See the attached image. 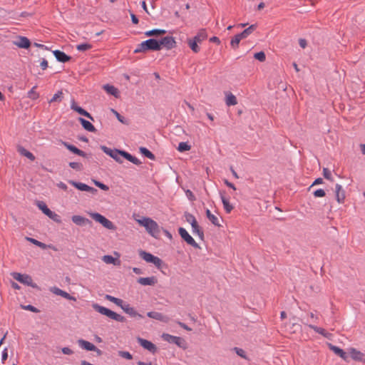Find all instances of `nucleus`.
<instances>
[{
	"label": "nucleus",
	"instance_id": "1",
	"mask_svg": "<svg viewBox=\"0 0 365 365\" xmlns=\"http://www.w3.org/2000/svg\"><path fill=\"white\" fill-rule=\"evenodd\" d=\"M138 223L143 226L146 231L153 237L158 238L160 235V227L158 223L153 219L144 217L137 220Z\"/></svg>",
	"mask_w": 365,
	"mask_h": 365
},
{
	"label": "nucleus",
	"instance_id": "2",
	"mask_svg": "<svg viewBox=\"0 0 365 365\" xmlns=\"http://www.w3.org/2000/svg\"><path fill=\"white\" fill-rule=\"evenodd\" d=\"M93 308L98 313L108 317V318L113 319L119 322H125V318L116 312L99 305L98 304H93Z\"/></svg>",
	"mask_w": 365,
	"mask_h": 365
},
{
	"label": "nucleus",
	"instance_id": "3",
	"mask_svg": "<svg viewBox=\"0 0 365 365\" xmlns=\"http://www.w3.org/2000/svg\"><path fill=\"white\" fill-rule=\"evenodd\" d=\"M93 308L98 313L108 317V318L113 319L119 322H125V318L116 312L99 305L98 304H93Z\"/></svg>",
	"mask_w": 365,
	"mask_h": 365
},
{
	"label": "nucleus",
	"instance_id": "4",
	"mask_svg": "<svg viewBox=\"0 0 365 365\" xmlns=\"http://www.w3.org/2000/svg\"><path fill=\"white\" fill-rule=\"evenodd\" d=\"M148 51H159L158 40L155 38H149L143 41L138 45L137 48L134 51V53H144Z\"/></svg>",
	"mask_w": 365,
	"mask_h": 365
},
{
	"label": "nucleus",
	"instance_id": "5",
	"mask_svg": "<svg viewBox=\"0 0 365 365\" xmlns=\"http://www.w3.org/2000/svg\"><path fill=\"white\" fill-rule=\"evenodd\" d=\"M13 278L18 282L25 284L31 287L32 288L40 289L38 286L33 282V279L31 277L26 274H21L19 272H13L11 274Z\"/></svg>",
	"mask_w": 365,
	"mask_h": 365
},
{
	"label": "nucleus",
	"instance_id": "6",
	"mask_svg": "<svg viewBox=\"0 0 365 365\" xmlns=\"http://www.w3.org/2000/svg\"><path fill=\"white\" fill-rule=\"evenodd\" d=\"M90 216L93 220L101 223L104 227L111 230H114L115 229L113 223L100 213L91 212L90 213Z\"/></svg>",
	"mask_w": 365,
	"mask_h": 365
},
{
	"label": "nucleus",
	"instance_id": "7",
	"mask_svg": "<svg viewBox=\"0 0 365 365\" xmlns=\"http://www.w3.org/2000/svg\"><path fill=\"white\" fill-rule=\"evenodd\" d=\"M140 256L145 262L153 264L158 269H160L163 264V260L145 251H140Z\"/></svg>",
	"mask_w": 365,
	"mask_h": 365
},
{
	"label": "nucleus",
	"instance_id": "8",
	"mask_svg": "<svg viewBox=\"0 0 365 365\" xmlns=\"http://www.w3.org/2000/svg\"><path fill=\"white\" fill-rule=\"evenodd\" d=\"M159 44V51L162 49L163 47L165 48L168 50H170L176 46V41L173 36H165L162 38L158 41Z\"/></svg>",
	"mask_w": 365,
	"mask_h": 365
},
{
	"label": "nucleus",
	"instance_id": "9",
	"mask_svg": "<svg viewBox=\"0 0 365 365\" xmlns=\"http://www.w3.org/2000/svg\"><path fill=\"white\" fill-rule=\"evenodd\" d=\"M178 232L180 237L190 245L195 248H199V245L195 241V240L190 235L187 230L183 227L178 229Z\"/></svg>",
	"mask_w": 365,
	"mask_h": 365
},
{
	"label": "nucleus",
	"instance_id": "10",
	"mask_svg": "<svg viewBox=\"0 0 365 365\" xmlns=\"http://www.w3.org/2000/svg\"><path fill=\"white\" fill-rule=\"evenodd\" d=\"M68 183H70L71 185H72L73 186H74L75 187H76L77 189H78L79 190H81V191H86V192H91L93 195H95L98 192L97 189H96L93 187H91V186H89L85 183H83V182H76L73 180H69Z\"/></svg>",
	"mask_w": 365,
	"mask_h": 365
},
{
	"label": "nucleus",
	"instance_id": "11",
	"mask_svg": "<svg viewBox=\"0 0 365 365\" xmlns=\"http://www.w3.org/2000/svg\"><path fill=\"white\" fill-rule=\"evenodd\" d=\"M101 148L106 154L113 158L116 162L122 163L120 159L121 150L118 149L112 150L105 145H102Z\"/></svg>",
	"mask_w": 365,
	"mask_h": 365
},
{
	"label": "nucleus",
	"instance_id": "12",
	"mask_svg": "<svg viewBox=\"0 0 365 365\" xmlns=\"http://www.w3.org/2000/svg\"><path fill=\"white\" fill-rule=\"evenodd\" d=\"M163 339L171 344H175L179 347H184L185 340L179 336L170 335L169 334H163L162 335Z\"/></svg>",
	"mask_w": 365,
	"mask_h": 365
},
{
	"label": "nucleus",
	"instance_id": "13",
	"mask_svg": "<svg viewBox=\"0 0 365 365\" xmlns=\"http://www.w3.org/2000/svg\"><path fill=\"white\" fill-rule=\"evenodd\" d=\"M138 342L140 344L141 346H143L145 349L148 350L150 352L154 354L157 351L156 346L152 343L151 341L144 339L142 338H138Z\"/></svg>",
	"mask_w": 365,
	"mask_h": 365
},
{
	"label": "nucleus",
	"instance_id": "14",
	"mask_svg": "<svg viewBox=\"0 0 365 365\" xmlns=\"http://www.w3.org/2000/svg\"><path fill=\"white\" fill-rule=\"evenodd\" d=\"M14 44L21 48H29L31 46V41L27 37L19 36L14 41Z\"/></svg>",
	"mask_w": 365,
	"mask_h": 365
},
{
	"label": "nucleus",
	"instance_id": "15",
	"mask_svg": "<svg viewBox=\"0 0 365 365\" xmlns=\"http://www.w3.org/2000/svg\"><path fill=\"white\" fill-rule=\"evenodd\" d=\"M78 343L79 346L83 349H86L87 351H97L98 354H99L101 353V351L100 349H98L94 344L88 341H86L84 339H79L78 341Z\"/></svg>",
	"mask_w": 365,
	"mask_h": 365
},
{
	"label": "nucleus",
	"instance_id": "16",
	"mask_svg": "<svg viewBox=\"0 0 365 365\" xmlns=\"http://www.w3.org/2000/svg\"><path fill=\"white\" fill-rule=\"evenodd\" d=\"M71 108L75 111H76L78 113H79L80 115H83L89 119H91V120H93V116L88 112L86 111V110H84L83 108H82L81 107L78 106L76 103L75 102L74 100H73L71 101Z\"/></svg>",
	"mask_w": 365,
	"mask_h": 365
},
{
	"label": "nucleus",
	"instance_id": "17",
	"mask_svg": "<svg viewBox=\"0 0 365 365\" xmlns=\"http://www.w3.org/2000/svg\"><path fill=\"white\" fill-rule=\"evenodd\" d=\"M72 222L78 226H83L86 225H91L92 222L81 215H73L71 217Z\"/></svg>",
	"mask_w": 365,
	"mask_h": 365
},
{
	"label": "nucleus",
	"instance_id": "18",
	"mask_svg": "<svg viewBox=\"0 0 365 365\" xmlns=\"http://www.w3.org/2000/svg\"><path fill=\"white\" fill-rule=\"evenodd\" d=\"M51 292L56 295H58V296H61L66 299H68V300H72V301H76V297L71 296V294H69L68 292L58 288V287H52L51 289Z\"/></svg>",
	"mask_w": 365,
	"mask_h": 365
},
{
	"label": "nucleus",
	"instance_id": "19",
	"mask_svg": "<svg viewBox=\"0 0 365 365\" xmlns=\"http://www.w3.org/2000/svg\"><path fill=\"white\" fill-rule=\"evenodd\" d=\"M126 314H129L132 317H139L143 318V316L138 314L135 309L130 307L129 304L123 303L120 307Z\"/></svg>",
	"mask_w": 365,
	"mask_h": 365
},
{
	"label": "nucleus",
	"instance_id": "20",
	"mask_svg": "<svg viewBox=\"0 0 365 365\" xmlns=\"http://www.w3.org/2000/svg\"><path fill=\"white\" fill-rule=\"evenodd\" d=\"M62 144L68 150H70L71 152H72L74 154H76L79 156H81V157H86L87 156V154L78 149L77 147H76L75 145H71V144H69L67 142H64V141H62Z\"/></svg>",
	"mask_w": 365,
	"mask_h": 365
},
{
	"label": "nucleus",
	"instance_id": "21",
	"mask_svg": "<svg viewBox=\"0 0 365 365\" xmlns=\"http://www.w3.org/2000/svg\"><path fill=\"white\" fill-rule=\"evenodd\" d=\"M335 195L339 203H343L344 202L345 192L339 184H336L335 186Z\"/></svg>",
	"mask_w": 365,
	"mask_h": 365
},
{
	"label": "nucleus",
	"instance_id": "22",
	"mask_svg": "<svg viewBox=\"0 0 365 365\" xmlns=\"http://www.w3.org/2000/svg\"><path fill=\"white\" fill-rule=\"evenodd\" d=\"M157 282L158 280L154 276L149 277H140L138 279V282L143 286H153L157 283Z\"/></svg>",
	"mask_w": 365,
	"mask_h": 365
},
{
	"label": "nucleus",
	"instance_id": "23",
	"mask_svg": "<svg viewBox=\"0 0 365 365\" xmlns=\"http://www.w3.org/2000/svg\"><path fill=\"white\" fill-rule=\"evenodd\" d=\"M147 316L150 318L158 320L163 322H168L169 321V318L167 316L163 315V314L157 312H149L147 313Z\"/></svg>",
	"mask_w": 365,
	"mask_h": 365
},
{
	"label": "nucleus",
	"instance_id": "24",
	"mask_svg": "<svg viewBox=\"0 0 365 365\" xmlns=\"http://www.w3.org/2000/svg\"><path fill=\"white\" fill-rule=\"evenodd\" d=\"M53 53L57 61L59 62L65 63L71 59V56L60 50H56Z\"/></svg>",
	"mask_w": 365,
	"mask_h": 365
},
{
	"label": "nucleus",
	"instance_id": "25",
	"mask_svg": "<svg viewBox=\"0 0 365 365\" xmlns=\"http://www.w3.org/2000/svg\"><path fill=\"white\" fill-rule=\"evenodd\" d=\"M351 356L353 359L359 361H365V355L362 352L357 351L355 349H351L350 351Z\"/></svg>",
	"mask_w": 365,
	"mask_h": 365
},
{
	"label": "nucleus",
	"instance_id": "26",
	"mask_svg": "<svg viewBox=\"0 0 365 365\" xmlns=\"http://www.w3.org/2000/svg\"><path fill=\"white\" fill-rule=\"evenodd\" d=\"M78 120L85 130H86L89 132H96V128L89 121L86 120V119H84L83 118H79Z\"/></svg>",
	"mask_w": 365,
	"mask_h": 365
},
{
	"label": "nucleus",
	"instance_id": "27",
	"mask_svg": "<svg viewBox=\"0 0 365 365\" xmlns=\"http://www.w3.org/2000/svg\"><path fill=\"white\" fill-rule=\"evenodd\" d=\"M329 348L332 350L336 355L339 356L341 359L346 360L347 358V354L341 348L329 344Z\"/></svg>",
	"mask_w": 365,
	"mask_h": 365
},
{
	"label": "nucleus",
	"instance_id": "28",
	"mask_svg": "<svg viewBox=\"0 0 365 365\" xmlns=\"http://www.w3.org/2000/svg\"><path fill=\"white\" fill-rule=\"evenodd\" d=\"M206 216L208 218V220L215 226L220 227L221 225L220 224V220L217 217L212 214L210 210L209 209H207L205 211Z\"/></svg>",
	"mask_w": 365,
	"mask_h": 365
},
{
	"label": "nucleus",
	"instance_id": "29",
	"mask_svg": "<svg viewBox=\"0 0 365 365\" xmlns=\"http://www.w3.org/2000/svg\"><path fill=\"white\" fill-rule=\"evenodd\" d=\"M104 90L109 94L118 98L119 96V92L117 88L113 86L106 84L103 86Z\"/></svg>",
	"mask_w": 365,
	"mask_h": 365
},
{
	"label": "nucleus",
	"instance_id": "30",
	"mask_svg": "<svg viewBox=\"0 0 365 365\" xmlns=\"http://www.w3.org/2000/svg\"><path fill=\"white\" fill-rule=\"evenodd\" d=\"M220 197L225 212L227 213L231 212L233 209V206L230 203L229 200L226 198L222 193H220Z\"/></svg>",
	"mask_w": 365,
	"mask_h": 365
},
{
	"label": "nucleus",
	"instance_id": "31",
	"mask_svg": "<svg viewBox=\"0 0 365 365\" xmlns=\"http://www.w3.org/2000/svg\"><path fill=\"white\" fill-rule=\"evenodd\" d=\"M102 259L106 264H113L114 265H120V261L117 258H114L111 255H104Z\"/></svg>",
	"mask_w": 365,
	"mask_h": 365
},
{
	"label": "nucleus",
	"instance_id": "32",
	"mask_svg": "<svg viewBox=\"0 0 365 365\" xmlns=\"http://www.w3.org/2000/svg\"><path fill=\"white\" fill-rule=\"evenodd\" d=\"M207 38V34L206 32V30L204 29H200L196 36L193 37V38L197 41L198 43H201L204 40H205Z\"/></svg>",
	"mask_w": 365,
	"mask_h": 365
},
{
	"label": "nucleus",
	"instance_id": "33",
	"mask_svg": "<svg viewBox=\"0 0 365 365\" xmlns=\"http://www.w3.org/2000/svg\"><path fill=\"white\" fill-rule=\"evenodd\" d=\"M18 151L20 153L21 155L26 157L30 160L34 161L35 160V156L34 155V154L30 151L27 150L26 149H25L24 148L19 147Z\"/></svg>",
	"mask_w": 365,
	"mask_h": 365
},
{
	"label": "nucleus",
	"instance_id": "34",
	"mask_svg": "<svg viewBox=\"0 0 365 365\" xmlns=\"http://www.w3.org/2000/svg\"><path fill=\"white\" fill-rule=\"evenodd\" d=\"M187 43L190 46V48H191V50L194 53H197L200 51V48L197 45L198 42L196 41L194 38L187 39Z\"/></svg>",
	"mask_w": 365,
	"mask_h": 365
},
{
	"label": "nucleus",
	"instance_id": "35",
	"mask_svg": "<svg viewBox=\"0 0 365 365\" xmlns=\"http://www.w3.org/2000/svg\"><path fill=\"white\" fill-rule=\"evenodd\" d=\"M256 28L257 25L252 24L248 28L245 29L242 32L240 33V34L243 38H246L256 29Z\"/></svg>",
	"mask_w": 365,
	"mask_h": 365
},
{
	"label": "nucleus",
	"instance_id": "36",
	"mask_svg": "<svg viewBox=\"0 0 365 365\" xmlns=\"http://www.w3.org/2000/svg\"><path fill=\"white\" fill-rule=\"evenodd\" d=\"M166 33V31L164 29H154L153 30L148 31L145 33V35L146 36H158V35H163Z\"/></svg>",
	"mask_w": 365,
	"mask_h": 365
},
{
	"label": "nucleus",
	"instance_id": "37",
	"mask_svg": "<svg viewBox=\"0 0 365 365\" xmlns=\"http://www.w3.org/2000/svg\"><path fill=\"white\" fill-rule=\"evenodd\" d=\"M139 150L142 155L149 158L150 160H153L155 159V155L152 152H150L148 148L145 147H140Z\"/></svg>",
	"mask_w": 365,
	"mask_h": 365
},
{
	"label": "nucleus",
	"instance_id": "38",
	"mask_svg": "<svg viewBox=\"0 0 365 365\" xmlns=\"http://www.w3.org/2000/svg\"><path fill=\"white\" fill-rule=\"evenodd\" d=\"M192 232L197 234L201 239L204 237V232L198 225L197 222H193L192 225Z\"/></svg>",
	"mask_w": 365,
	"mask_h": 365
},
{
	"label": "nucleus",
	"instance_id": "39",
	"mask_svg": "<svg viewBox=\"0 0 365 365\" xmlns=\"http://www.w3.org/2000/svg\"><path fill=\"white\" fill-rule=\"evenodd\" d=\"M105 298L106 299H108V301H110L111 302H113L114 304H115L117 306H118L120 307H121V306L124 303L123 301L121 299L116 298V297H113V296L109 295V294H106Z\"/></svg>",
	"mask_w": 365,
	"mask_h": 365
},
{
	"label": "nucleus",
	"instance_id": "40",
	"mask_svg": "<svg viewBox=\"0 0 365 365\" xmlns=\"http://www.w3.org/2000/svg\"><path fill=\"white\" fill-rule=\"evenodd\" d=\"M242 39H243V38L240 36V34L235 35L230 41L231 46L233 48H237L239 46V43Z\"/></svg>",
	"mask_w": 365,
	"mask_h": 365
},
{
	"label": "nucleus",
	"instance_id": "41",
	"mask_svg": "<svg viewBox=\"0 0 365 365\" xmlns=\"http://www.w3.org/2000/svg\"><path fill=\"white\" fill-rule=\"evenodd\" d=\"M38 207L46 216L51 215V210L47 207L46 203H44L43 202H39L38 203Z\"/></svg>",
	"mask_w": 365,
	"mask_h": 365
},
{
	"label": "nucleus",
	"instance_id": "42",
	"mask_svg": "<svg viewBox=\"0 0 365 365\" xmlns=\"http://www.w3.org/2000/svg\"><path fill=\"white\" fill-rule=\"evenodd\" d=\"M237 103V101L236 97L233 94L230 93L226 98V104L230 106H235Z\"/></svg>",
	"mask_w": 365,
	"mask_h": 365
},
{
	"label": "nucleus",
	"instance_id": "43",
	"mask_svg": "<svg viewBox=\"0 0 365 365\" xmlns=\"http://www.w3.org/2000/svg\"><path fill=\"white\" fill-rule=\"evenodd\" d=\"M63 98V92L61 91H58L57 93H56L51 98L49 101V103H53V102H61Z\"/></svg>",
	"mask_w": 365,
	"mask_h": 365
},
{
	"label": "nucleus",
	"instance_id": "44",
	"mask_svg": "<svg viewBox=\"0 0 365 365\" xmlns=\"http://www.w3.org/2000/svg\"><path fill=\"white\" fill-rule=\"evenodd\" d=\"M191 148L190 145L186 142H181L179 143L178 150L180 152L188 151Z\"/></svg>",
	"mask_w": 365,
	"mask_h": 365
},
{
	"label": "nucleus",
	"instance_id": "45",
	"mask_svg": "<svg viewBox=\"0 0 365 365\" xmlns=\"http://www.w3.org/2000/svg\"><path fill=\"white\" fill-rule=\"evenodd\" d=\"M27 240H29V242H31L32 244L42 248V249H46L47 247V245L36 239H34V238H31V237H26Z\"/></svg>",
	"mask_w": 365,
	"mask_h": 365
},
{
	"label": "nucleus",
	"instance_id": "46",
	"mask_svg": "<svg viewBox=\"0 0 365 365\" xmlns=\"http://www.w3.org/2000/svg\"><path fill=\"white\" fill-rule=\"evenodd\" d=\"M92 45L90 43H81L76 46V49L78 51H86L87 50H89L92 48Z\"/></svg>",
	"mask_w": 365,
	"mask_h": 365
},
{
	"label": "nucleus",
	"instance_id": "47",
	"mask_svg": "<svg viewBox=\"0 0 365 365\" xmlns=\"http://www.w3.org/2000/svg\"><path fill=\"white\" fill-rule=\"evenodd\" d=\"M309 327L312 329L314 330L317 333L320 334L322 336H327V331L324 329L312 324H309Z\"/></svg>",
	"mask_w": 365,
	"mask_h": 365
},
{
	"label": "nucleus",
	"instance_id": "48",
	"mask_svg": "<svg viewBox=\"0 0 365 365\" xmlns=\"http://www.w3.org/2000/svg\"><path fill=\"white\" fill-rule=\"evenodd\" d=\"M69 166L78 171H81L83 170V165L81 163L78 162H71L69 163Z\"/></svg>",
	"mask_w": 365,
	"mask_h": 365
},
{
	"label": "nucleus",
	"instance_id": "49",
	"mask_svg": "<svg viewBox=\"0 0 365 365\" xmlns=\"http://www.w3.org/2000/svg\"><path fill=\"white\" fill-rule=\"evenodd\" d=\"M118 356L122 358L128 359V360H130L133 359L132 354L130 352L126 351H119Z\"/></svg>",
	"mask_w": 365,
	"mask_h": 365
},
{
	"label": "nucleus",
	"instance_id": "50",
	"mask_svg": "<svg viewBox=\"0 0 365 365\" xmlns=\"http://www.w3.org/2000/svg\"><path fill=\"white\" fill-rule=\"evenodd\" d=\"M254 57L260 62H263L266 59L265 53L263 51H259L258 53H255Z\"/></svg>",
	"mask_w": 365,
	"mask_h": 365
},
{
	"label": "nucleus",
	"instance_id": "51",
	"mask_svg": "<svg viewBox=\"0 0 365 365\" xmlns=\"http://www.w3.org/2000/svg\"><path fill=\"white\" fill-rule=\"evenodd\" d=\"M323 176L327 180H331V181L333 180L332 177H331V171L328 168H323Z\"/></svg>",
	"mask_w": 365,
	"mask_h": 365
},
{
	"label": "nucleus",
	"instance_id": "52",
	"mask_svg": "<svg viewBox=\"0 0 365 365\" xmlns=\"http://www.w3.org/2000/svg\"><path fill=\"white\" fill-rule=\"evenodd\" d=\"M48 217L57 223L61 222L60 216L53 211H51V215H49Z\"/></svg>",
	"mask_w": 365,
	"mask_h": 365
},
{
	"label": "nucleus",
	"instance_id": "53",
	"mask_svg": "<svg viewBox=\"0 0 365 365\" xmlns=\"http://www.w3.org/2000/svg\"><path fill=\"white\" fill-rule=\"evenodd\" d=\"M112 111L115 113L117 119L122 123L123 124H128V122L127 120H125V118L122 116L120 113H118L117 111H115V110L112 109Z\"/></svg>",
	"mask_w": 365,
	"mask_h": 365
},
{
	"label": "nucleus",
	"instance_id": "54",
	"mask_svg": "<svg viewBox=\"0 0 365 365\" xmlns=\"http://www.w3.org/2000/svg\"><path fill=\"white\" fill-rule=\"evenodd\" d=\"M234 351H235V353L241 356L242 358L243 359H246V354H245V351L241 349V348H238V347H235L234 348Z\"/></svg>",
	"mask_w": 365,
	"mask_h": 365
},
{
	"label": "nucleus",
	"instance_id": "55",
	"mask_svg": "<svg viewBox=\"0 0 365 365\" xmlns=\"http://www.w3.org/2000/svg\"><path fill=\"white\" fill-rule=\"evenodd\" d=\"M185 217H186V220L191 225V226L192 225L193 222H197L195 216L192 215V214L186 213Z\"/></svg>",
	"mask_w": 365,
	"mask_h": 365
},
{
	"label": "nucleus",
	"instance_id": "56",
	"mask_svg": "<svg viewBox=\"0 0 365 365\" xmlns=\"http://www.w3.org/2000/svg\"><path fill=\"white\" fill-rule=\"evenodd\" d=\"M94 184H95V185H96L97 187H98L99 188H101V190H103L104 191H107L109 190V187L108 185H106L99 181L94 180Z\"/></svg>",
	"mask_w": 365,
	"mask_h": 365
},
{
	"label": "nucleus",
	"instance_id": "57",
	"mask_svg": "<svg viewBox=\"0 0 365 365\" xmlns=\"http://www.w3.org/2000/svg\"><path fill=\"white\" fill-rule=\"evenodd\" d=\"M313 195L316 197H322L325 196L326 193L323 189H318L314 192Z\"/></svg>",
	"mask_w": 365,
	"mask_h": 365
},
{
	"label": "nucleus",
	"instance_id": "58",
	"mask_svg": "<svg viewBox=\"0 0 365 365\" xmlns=\"http://www.w3.org/2000/svg\"><path fill=\"white\" fill-rule=\"evenodd\" d=\"M36 87H33L31 90L29 92V97L32 99H36L38 97V94L35 92Z\"/></svg>",
	"mask_w": 365,
	"mask_h": 365
},
{
	"label": "nucleus",
	"instance_id": "59",
	"mask_svg": "<svg viewBox=\"0 0 365 365\" xmlns=\"http://www.w3.org/2000/svg\"><path fill=\"white\" fill-rule=\"evenodd\" d=\"M22 308L25 310H29V311H31V312H38V310L37 308H36L35 307L31 305V304H29V305H26V306H22Z\"/></svg>",
	"mask_w": 365,
	"mask_h": 365
},
{
	"label": "nucleus",
	"instance_id": "60",
	"mask_svg": "<svg viewBox=\"0 0 365 365\" xmlns=\"http://www.w3.org/2000/svg\"><path fill=\"white\" fill-rule=\"evenodd\" d=\"M120 154H121V156H123L124 158H125L126 160H128L130 162L132 160V158L133 157V155H132L129 153L124 151V150H121Z\"/></svg>",
	"mask_w": 365,
	"mask_h": 365
},
{
	"label": "nucleus",
	"instance_id": "61",
	"mask_svg": "<svg viewBox=\"0 0 365 365\" xmlns=\"http://www.w3.org/2000/svg\"><path fill=\"white\" fill-rule=\"evenodd\" d=\"M185 194H186V196L187 197V198L191 200V201H193L195 200V195L194 194L192 193V191H190V190H187L185 191Z\"/></svg>",
	"mask_w": 365,
	"mask_h": 365
},
{
	"label": "nucleus",
	"instance_id": "62",
	"mask_svg": "<svg viewBox=\"0 0 365 365\" xmlns=\"http://www.w3.org/2000/svg\"><path fill=\"white\" fill-rule=\"evenodd\" d=\"M40 66L41 68L43 69V70H46L47 68H48V61L45 58H43L41 63H40Z\"/></svg>",
	"mask_w": 365,
	"mask_h": 365
},
{
	"label": "nucleus",
	"instance_id": "63",
	"mask_svg": "<svg viewBox=\"0 0 365 365\" xmlns=\"http://www.w3.org/2000/svg\"><path fill=\"white\" fill-rule=\"evenodd\" d=\"M62 352H63V354H66V355H71L73 353V351L69 347L62 348Z\"/></svg>",
	"mask_w": 365,
	"mask_h": 365
},
{
	"label": "nucleus",
	"instance_id": "64",
	"mask_svg": "<svg viewBox=\"0 0 365 365\" xmlns=\"http://www.w3.org/2000/svg\"><path fill=\"white\" fill-rule=\"evenodd\" d=\"M299 44L302 48H304L307 45V40L304 38H300L299 40Z\"/></svg>",
	"mask_w": 365,
	"mask_h": 365
}]
</instances>
